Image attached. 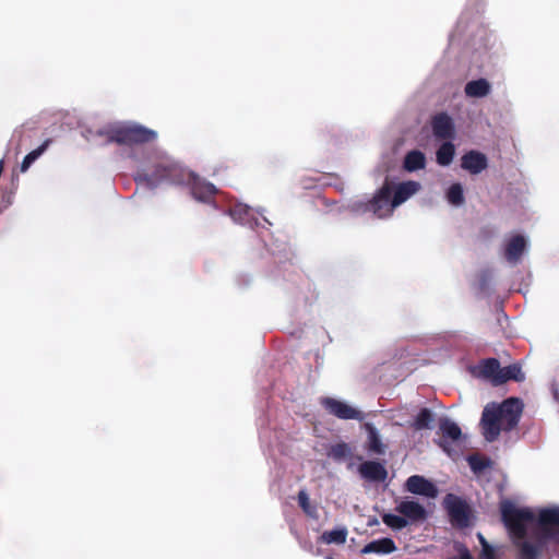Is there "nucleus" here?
I'll return each mask as SVG.
<instances>
[{
    "mask_svg": "<svg viewBox=\"0 0 559 559\" xmlns=\"http://www.w3.org/2000/svg\"><path fill=\"white\" fill-rule=\"evenodd\" d=\"M444 507L451 524L457 528H465L471 524L472 511L467 502L453 493L444 498Z\"/></svg>",
    "mask_w": 559,
    "mask_h": 559,
    "instance_id": "obj_6",
    "label": "nucleus"
},
{
    "mask_svg": "<svg viewBox=\"0 0 559 559\" xmlns=\"http://www.w3.org/2000/svg\"><path fill=\"white\" fill-rule=\"evenodd\" d=\"M369 449L377 454L384 453V445L380 437L378 436L377 431L373 429L370 431L369 436Z\"/></svg>",
    "mask_w": 559,
    "mask_h": 559,
    "instance_id": "obj_31",
    "label": "nucleus"
},
{
    "mask_svg": "<svg viewBox=\"0 0 559 559\" xmlns=\"http://www.w3.org/2000/svg\"><path fill=\"white\" fill-rule=\"evenodd\" d=\"M359 473L365 479L371 481H383L388 476L385 467L381 463L374 461L361 463L359 465Z\"/></svg>",
    "mask_w": 559,
    "mask_h": 559,
    "instance_id": "obj_15",
    "label": "nucleus"
},
{
    "mask_svg": "<svg viewBox=\"0 0 559 559\" xmlns=\"http://www.w3.org/2000/svg\"><path fill=\"white\" fill-rule=\"evenodd\" d=\"M302 547H304L305 549H307V550H311V545H310V544H309V545L305 544V545H302Z\"/></svg>",
    "mask_w": 559,
    "mask_h": 559,
    "instance_id": "obj_37",
    "label": "nucleus"
},
{
    "mask_svg": "<svg viewBox=\"0 0 559 559\" xmlns=\"http://www.w3.org/2000/svg\"><path fill=\"white\" fill-rule=\"evenodd\" d=\"M322 406L341 419H362V414L350 405L331 397L321 399Z\"/></svg>",
    "mask_w": 559,
    "mask_h": 559,
    "instance_id": "obj_9",
    "label": "nucleus"
},
{
    "mask_svg": "<svg viewBox=\"0 0 559 559\" xmlns=\"http://www.w3.org/2000/svg\"><path fill=\"white\" fill-rule=\"evenodd\" d=\"M405 487L406 490L412 493L421 495L428 498H435L438 492L436 486L420 475H413L408 477Z\"/></svg>",
    "mask_w": 559,
    "mask_h": 559,
    "instance_id": "obj_11",
    "label": "nucleus"
},
{
    "mask_svg": "<svg viewBox=\"0 0 559 559\" xmlns=\"http://www.w3.org/2000/svg\"><path fill=\"white\" fill-rule=\"evenodd\" d=\"M426 166V156L418 150L408 152L404 157L403 167L405 170L412 173L424 169Z\"/></svg>",
    "mask_w": 559,
    "mask_h": 559,
    "instance_id": "obj_20",
    "label": "nucleus"
},
{
    "mask_svg": "<svg viewBox=\"0 0 559 559\" xmlns=\"http://www.w3.org/2000/svg\"><path fill=\"white\" fill-rule=\"evenodd\" d=\"M432 133L437 139L450 140L454 138L455 130L452 118L445 114L440 112L431 119Z\"/></svg>",
    "mask_w": 559,
    "mask_h": 559,
    "instance_id": "obj_10",
    "label": "nucleus"
},
{
    "mask_svg": "<svg viewBox=\"0 0 559 559\" xmlns=\"http://www.w3.org/2000/svg\"><path fill=\"white\" fill-rule=\"evenodd\" d=\"M396 511L402 514L405 519H409L413 522L423 521L426 519L425 508L416 501H402L397 507Z\"/></svg>",
    "mask_w": 559,
    "mask_h": 559,
    "instance_id": "obj_16",
    "label": "nucleus"
},
{
    "mask_svg": "<svg viewBox=\"0 0 559 559\" xmlns=\"http://www.w3.org/2000/svg\"><path fill=\"white\" fill-rule=\"evenodd\" d=\"M459 552L460 559H474L466 547H462V549H460Z\"/></svg>",
    "mask_w": 559,
    "mask_h": 559,
    "instance_id": "obj_34",
    "label": "nucleus"
},
{
    "mask_svg": "<svg viewBox=\"0 0 559 559\" xmlns=\"http://www.w3.org/2000/svg\"><path fill=\"white\" fill-rule=\"evenodd\" d=\"M468 464L474 473H480L490 465L488 459L479 457L477 455H471L468 457Z\"/></svg>",
    "mask_w": 559,
    "mask_h": 559,
    "instance_id": "obj_30",
    "label": "nucleus"
},
{
    "mask_svg": "<svg viewBox=\"0 0 559 559\" xmlns=\"http://www.w3.org/2000/svg\"><path fill=\"white\" fill-rule=\"evenodd\" d=\"M537 526L543 542L559 545V507L542 509L538 513Z\"/></svg>",
    "mask_w": 559,
    "mask_h": 559,
    "instance_id": "obj_5",
    "label": "nucleus"
},
{
    "mask_svg": "<svg viewBox=\"0 0 559 559\" xmlns=\"http://www.w3.org/2000/svg\"><path fill=\"white\" fill-rule=\"evenodd\" d=\"M392 185L385 180L374 197L365 203L364 211L370 212L379 218L388 217L392 214L395 206L392 205Z\"/></svg>",
    "mask_w": 559,
    "mask_h": 559,
    "instance_id": "obj_7",
    "label": "nucleus"
},
{
    "mask_svg": "<svg viewBox=\"0 0 559 559\" xmlns=\"http://www.w3.org/2000/svg\"><path fill=\"white\" fill-rule=\"evenodd\" d=\"M491 91V85L486 79L473 80L466 83L464 92L468 97H485Z\"/></svg>",
    "mask_w": 559,
    "mask_h": 559,
    "instance_id": "obj_19",
    "label": "nucleus"
},
{
    "mask_svg": "<svg viewBox=\"0 0 559 559\" xmlns=\"http://www.w3.org/2000/svg\"><path fill=\"white\" fill-rule=\"evenodd\" d=\"M238 212H239V213H240V212H245V213H246V212H247V210H246V209H234V210L230 212V214H231L233 216H235Z\"/></svg>",
    "mask_w": 559,
    "mask_h": 559,
    "instance_id": "obj_36",
    "label": "nucleus"
},
{
    "mask_svg": "<svg viewBox=\"0 0 559 559\" xmlns=\"http://www.w3.org/2000/svg\"><path fill=\"white\" fill-rule=\"evenodd\" d=\"M383 523L393 528V530H402L406 527L407 520L404 516L386 513L382 515Z\"/></svg>",
    "mask_w": 559,
    "mask_h": 559,
    "instance_id": "obj_29",
    "label": "nucleus"
},
{
    "mask_svg": "<svg viewBox=\"0 0 559 559\" xmlns=\"http://www.w3.org/2000/svg\"><path fill=\"white\" fill-rule=\"evenodd\" d=\"M454 154V144L451 143L450 141H447L443 144H441L440 147L437 150V163L441 166H448L452 163Z\"/></svg>",
    "mask_w": 559,
    "mask_h": 559,
    "instance_id": "obj_24",
    "label": "nucleus"
},
{
    "mask_svg": "<svg viewBox=\"0 0 559 559\" xmlns=\"http://www.w3.org/2000/svg\"><path fill=\"white\" fill-rule=\"evenodd\" d=\"M526 249V240L522 235H515L506 245L504 258L509 263H518Z\"/></svg>",
    "mask_w": 559,
    "mask_h": 559,
    "instance_id": "obj_14",
    "label": "nucleus"
},
{
    "mask_svg": "<svg viewBox=\"0 0 559 559\" xmlns=\"http://www.w3.org/2000/svg\"><path fill=\"white\" fill-rule=\"evenodd\" d=\"M120 130V123L119 124H108L103 129H99L96 132V135L102 139V144L107 145L110 143H116L114 140V132Z\"/></svg>",
    "mask_w": 559,
    "mask_h": 559,
    "instance_id": "obj_28",
    "label": "nucleus"
},
{
    "mask_svg": "<svg viewBox=\"0 0 559 559\" xmlns=\"http://www.w3.org/2000/svg\"><path fill=\"white\" fill-rule=\"evenodd\" d=\"M346 537L347 530L345 527H341L324 532L320 539L325 544L343 545L346 542Z\"/></svg>",
    "mask_w": 559,
    "mask_h": 559,
    "instance_id": "obj_25",
    "label": "nucleus"
},
{
    "mask_svg": "<svg viewBox=\"0 0 559 559\" xmlns=\"http://www.w3.org/2000/svg\"><path fill=\"white\" fill-rule=\"evenodd\" d=\"M157 132L139 123H120V130L114 132V140L118 145H141L153 143Z\"/></svg>",
    "mask_w": 559,
    "mask_h": 559,
    "instance_id": "obj_4",
    "label": "nucleus"
},
{
    "mask_svg": "<svg viewBox=\"0 0 559 559\" xmlns=\"http://www.w3.org/2000/svg\"><path fill=\"white\" fill-rule=\"evenodd\" d=\"M524 373L522 372L521 367L518 364H512L507 367H501L500 374L498 377V385H501L509 380H514L516 382H521L524 380Z\"/></svg>",
    "mask_w": 559,
    "mask_h": 559,
    "instance_id": "obj_22",
    "label": "nucleus"
},
{
    "mask_svg": "<svg viewBox=\"0 0 559 559\" xmlns=\"http://www.w3.org/2000/svg\"><path fill=\"white\" fill-rule=\"evenodd\" d=\"M191 176L190 170L173 159L163 156L154 162L151 171L144 169L138 171L134 176V181L148 189H154L164 182L181 186V183L191 178Z\"/></svg>",
    "mask_w": 559,
    "mask_h": 559,
    "instance_id": "obj_3",
    "label": "nucleus"
},
{
    "mask_svg": "<svg viewBox=\"0 0 559 559\" xmlns=\"http://www.w3.org/2000/svg\"><path fill=\"white\" fill-rule=\"evenodd\" d=\"M392 205L396 207L414 195L420 189V183L409 180L399 183L395 187L392 186Z\"/></svg>",
    "mask_w": 559,
    "mask_h": 559,
    "instance_id": "obj_13",
    "label": "nucleus"
},
{
    "mask_svg": "<svg viewBox=\"0 0 559 559\" xmlns=\"http://www.w3.org/2000/svg\"><path fill=\"white\" fill-rule=\"evenodd\" d=\"M191 178L183 181L181 186L187 185L190 187L192 197L201 202H210L218 192L217 188L200 178L195 173L190 170Z\"/></svg>",
    "mask_w": 559,
    "mask_h": 559,
    "instance_id": "obj_8",
    "label": "nucleus"
},
{
    "mask_svg": "<svg viewBox=\"0 0 559 559\" xmlns=\"http://www.w3.org/2000/svg\"><path fill=\"white\" fill-rule=\"evenodd\" d=\"M522 412L523 403L518 397H509L500 404H487L479 423L485 440L493 442L502 430H513L519 425Z\"/></svg>",
    "mask_w": 559,
    "mask_h": 559,
    "instance_id": "obj_2",
    "label": "nucleus"
},
{
    "mask_svg": "<svg viewBox=\"0 0 559 559\" xmlns=\"http://www.w3.org/2000/svg\"><path fill=\"white\" fill-rule=\"evenodd\" d=\"M396 550V545L392 538L383 537L379 539H374L369 542L361 549V554H377V555H388L392 554Z\"/></svg>",
    "mask_w": 559,
    "mask_h": 559,
    "instance_id": "obj_17",
    "label": "nucleus"
},
{
    "mask_svg": "<svg viewBox=\"0 0 559 559\" xmlns=\"http://www.w3.org/2000/svg\"><path fill=\"white\" fill-rule=\"evenodd\" d=\"M435 421V414L427 407L421 408L411 424V428L420 431L431 429Z\"/></svg>",
    "mask_w": 559,
    "mask_h": 559,
    "instance_id": "obj_21",
    "label": "nucleus"
},
{
    "mask_svg": "<svg viewBox=\"0 0 559 559\" xmlns=\"http://www.w3.org/2000/svg\"><path fill=\"white\" fill-rule=\"evenodd\" d=\"M439 428L442 437L452 441L459 440L462 436L461 428L447 417L440 419Z\"/></svg>",
    "mask_w": 559,
    "mask_h": 559,
    "instance_id": "obj_23",
    "label": "nucleus"
},
{
    "mask_svg": "<svg viewBox=\"0 0 559 559\" xmlns=\"http://www.w3.org/2000/svg\"><path fill=\"white\" fill-rule=\"evenodd\" d=\"M501 371V366L496 358H486L480 360L478 365V376L490 380L493 385H498V377Z\"/></svg>",
    "mask_w": 559,
    "mask_h": 559,
    "instance_id": "obj_18",
    "label": "nucleus"
},
{
    "mask_svg": "<svg viewBox=\"0 0 559 559\" xmlns=\"http://www.w3.org/2000/svg\"><path fill=\"white\" fill-rule=\"evenodd\" d=\"M50 144V140H46L39 147L29 152L21 164V171L25 173L31 165L47 150Z\"/></svg>",
    "mask_w": 559,
    "mask_h": 559,
    "instance_id": "obj_26",
    "label": "nucleus"
},
{
    "mask_svg": "<svg viewBox=\"0 0 559 559\" xmlns=\"http://www.w3.org/2000/svg\"><path fill=\"white\" fill-rule=\"evenodd\" d=\"M481 557L485 559H495V550L490 544H486L481 547Z\"/></svg>",
    "mask_w": 559,
    "mask_h": 559,
    "instance_id": "obj_33",
    "label": "nucleus"
},
{
    "mask_svg": "<svg viewBox=\"0 0 559 559\" xmlns=\"http://www.w3.org/2000/svg\"><path fill=\"white\" fill-rule=\"evenodd\" d=\"M447 199L452 205H462L465 201L462 185L459 182L451 185L447 192Z\"/></svg>",
    "mask_w": 559,
    "mask_h": 559,
    "instance_id": "obj_27",
    "label": "nucleus"
},
{
    "mask_svg": "<svg viewBox=\"0 0 559 559\" xmlns=\"http://www.w3.org/2000/svg\"><path fill=\"white\" fill-rule=\"evenodd\" d=\"M500 513L504 526L519 549V559H537L546 542L540 537L537 544L525 540L527 524L535 521V514L528 508H516L510 500L500 502ZM538 533L540 534L539 531Z\"/></svg>",
    "mask_w": 559,
    "mask_h": 559,
    "instance_id": "obj_1",
    "label": "nucleus"
},
{
    "mask_svg": "<svg viewBox=\"0 0 559 559\" xmlns=\"http://www.w3.org/2000/svg\"><path fill=\"white\" fill-rule=\"evenodd\" d=\"M461 166L472 175H478L488 167V159L481 152L469 151L462 156Z\"/></svg>",
    "mask_w": 559,
    "mask_h": 559,
    "instance_id": "obj_12",
    "label": "nucleus"
},
{
    "mask_svg": "<svg viewBox=\"0 0 559 559\" xmlns=\"http://www.w3.org/2000/svg\"><path fill=\"white\" fill-rule=\"evenodd\" d=\"M298 504L302 509V511L309 515H313V511L310 506V499L309 495L306 492V490H300L297 496Z\"/></svg>",
    "mask_w": 559,
    "mask_h": 559,
    "instance_id": "obj_32",
    "label": "nucleus"
},
{
    "mask_svg": "<svg viewBox=\"0 0 559 559\" xmlns=\"http://www.w3.org/2000/svg\"><path fill=\"white\" fill-rule=\"evenodd\" d=\"M477 537H478V540H479L481 547H484L486 544H489L481 533H478Z\"/></svg>",
    "mask_w": 559,
    "mask_h": 559,
    "instance_id": "obj_35",
    "label": "nucleus"
}]
</instances>
